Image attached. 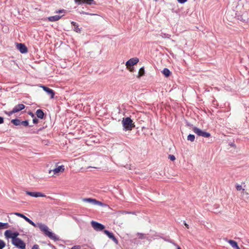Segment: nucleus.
<instances>
[{"mask_svg": "<svg viewBox=\"0 0 249 249\" xmlns=\"http://www.w3.org/2000/svg\"><path fill=\"white\" fill-rule=\"evenodd\" d=\"M64 170H65L64 166L60 165V166H58V167H57L56 168L54 169L53 170V171L54 173V174H57L59 172H63L64 171Z\"/></svg>", "mask_w": 249, "mask_h": 249, "instance_id": "a211bd4d", "label": "nucleus"}, {"mask_svg": "<svg viewBox=\"0 0 249 249\" xmlns=\"http://www.w3.org/2000/svg\"><path fill=\"white\" fill-rule=\"evenodd\" d=\"M184 224L187 229H189V225L185 222V221H184Z\"/></svg>", "mask_w": 249, "mask_h": 249, "instance_id": "603ef678", "label": "nucleus"}, {"mask_svg": "<svg viewBox=\"0 0 249 249\" xmlns=\"http://www.w3.org/2000/svg\"><path fill=\"white\" fill-rule=\"evenodd\" d=\"M38 227L40 231H43L46 236H47L51 239H53L55 241L59 240L58 236H57L53 232L49 230L48 227L46 225L40 223L38 224Z\"/></svg>", "mask_w": 249, "mask_h": 249, "instance_id": "f257e3e1", "label": "nucleus"}, {"mask_svg": "<svg viewBox=\"0 0 249 249\" xmlns=\"http://www.w3.org/2000/svg\"><path fill=\"white\" fill-rule=\"evenodd\" d=\"M0 229H4L8 228L9 227V225L7 223H2V225L0 226Z\"/></svg>", "mask_w": 249, "mask_h": 249, "instance_id": "2f4dec72", "label": "nucleus"}, {"mask_svg": "<svg viewBox=\"0 0 249 249\" xmlns=\"http://www.w3.org/2000/svg\"><path fill=\"white\" fill-rule=\"evenodd\" d=\"M5 246V243L3 240L0 239V249H3Z\"/></svg>", "mask_w": 249, "mask_h": 249, "instance_id": "473e14b6", "label": "nucleus"}, {"mask_svg": "<svg viewBox=\"0 0 249 249\" xmlns=\"http://www.w3.org/2000/svg\"><path fill=\"white\" fill-rule=\"evenodd\" d=\"M245 111L247 113H248L249 114V107H246Z\"/></svg>", "mask_w": 249, "mask_h": 249, "instance_id": "8fccbe9b", "label": "nucleus"}, {"mask_svg": "<svg viewBox=\"0 0 249 249\" xmlns=\"http://www.w3.org/2000/svg\"><path fill=\"white\" fill-rule=\"evenodd\" d=\"M171 36L169 34H164L163 35V37H165V38H170V37Z\"/></svg>", "mask_w": 249, "mask_h": 249, "instance_id": "de8ad7c7", "label": "nucleus"}, {"mask_svg": "<svg viewBox=\"0 0 249 249\" xmlns=\"http://www.w3.org/2000/svg\"><path fill=\"white\" fill-rule=\"evenodd\" d=\"M12 243L18 249H25L26 248V244L20 238L12 240Z\"/></svg>", "mask_w": 249, "mask_h": 249, "instance_id": "7ed1b4c3", "label": "nucleus"}, {"mask_svg": "<svg viewBox=\"0 0 249 249\" xmlns=\"http://www.w3.org/2000/svg\"><path fill=\"white\" fill-rule=\"evenodd\" d=\"M236 188L237 191H240L242 189V186L241 185L237 184L236 186Z\"/></svg>", "mask_w": 249, "mask_h": 249, "instance_id": "a19ab883", "label": "nucleus"}, {"mask_svg": "<svg viewBox=\"0 0 249 249\" xmlns=\"http://www.w3.org/2000/svg\"><path fill=\"white\" fill-rule=\"evenodd\" d=\"M28 114L30 115L32 118H33L34 117H35L36 116V114H35L32 111H29L28 112Z\"/></svg>", "mask_w": 249, "mask_h": 249, "instance_id": "37998d69", "label": "nucleus"}, {"mask_svg": "<svg viewBox=\"0 0 249 249\" xmlns=\"http://www.w3.org/2000/svg\"><path fill=\"white\" fill-rule=\"evenodd\" d=\"M26 194L28 195L35 197H44L46 196V195L44 194H42L40 192H30V191H27Z\"/></svg>", "mask_w": 249, "mask_h": 249, "instance_id": "9d476101", "label": "nucleus"}, {"mask_svg": "<svg viewBox=\"0 0 249 249\" xmlns=\"http://www.w3.org/2000/svg\"><path fill=\"white\" fill-rule=\"evenodd\" d=\"M16 47L20 53L25 54L28 53V49L24 43H17Z\"/></svg>", "mask_w": 249, "mask_h": 249, "instance_id": "423d86ee", "label": "nucleus"}, {"mask_svg": "<svg viewBox=\"0 0 249 249\" xmlns=\"http://www.w3.org/2000/svg\"><path fill=\"white\" fill-rule=\"evenodd\" d=\"M161 72L166 78L169 77L172 74V72L169 70V69L166 68H164L163 70L161 71Z\"/></svg>", "mask_w": 249, "mask_h": 249, "instance_id": "f3484780", "label": "nucleus"}, {"mask_svg": "<svg viewBox=\"0 0 249 249\" xmlns=\"http://www.w3.org/2000/svg\"><path fill=\"white\" fill-rule=\"evenodd\" d=\"M94 205H99L101 206H104L105 204L104 203H103L102 202L96 200V202H95Z\"/></svg>", "mask_w": 249, "mask_h": 249, "instance_id": "f704fd0d", "label": "nucleus"}, {"mask_svg": "<svg viewBox=\"0 0 249 249\" xmlns=\"http://www.w3.org/2000/svg\"><path fill=\"white\" fill-rule=\"evenodd\" d=\"M38 122H39V121H38V118L37 117L35 116V117H34L33 118V124H37L38 123Z\"/></svg>", "mask_w": 249, "mask_h": 249, "instance_id": "e433bc0d", "label": "nucleus"}, {"mask_svg": "<svg viewBox=\"0 0 249 249\" xmlns=\"http://www.w3.org/2000/svg\"><path fill=\"white\" fill-rule=\"evenodd\" d=\"M53 247L54 248V249H56L54 246H53Z\"/></svg>", "mask_w": 249, "mask_h": 249, "instance_id": "6e6d98bb", "label": "nucleus"}, {"mask_svg": "<svg viewBox=\"0 0 249 249\" xmlns=\"http://www.w3.org/2000/svg\"><path fill=\"white\" fill-rule=\"evenodd\" d=\"M24 126H26V127H28L29 130L32 131L30 132V133H34L38 132L39 131H40V130H42L43 129H44V128H46L47 127V125H45V126H43L42 128H36V129H34V130H33V129H31V127H33L34 125H24Z\"/></svg>", "mask_w": 249, "mask_h": 249, "instance_id": "dca6fc26", "label": "nucleus"}, {"mask_svg": "<svg viewBox=\"0 0 249 249\" xmlns=\"http://www.w3.org/2000/svg\"><path fill=\"white\" fill-rule=\"evenodd\" d=\"M195 136L193 134H190L187 136V140L188 141H190L191 142H193L195 141Z\"/></svg>", "mask_w": 249, "mask_h": 249, "instance_id": "bb28decb", "label": "nucleus"}, {"mask_svg": "<svg viewBox=\"0 0 249 249\" xmlns=\"http://www.w3.org/2000/svg\"><path fill=\"white\" fill-rule=\"evenodd\" d=\"M63 16V15H55L53 16H50L48 18V19L49 21L51 22L56 21L60 19Z\"/></svg>", "mask_w": 249, "mask_h": 249, "instance_id": "2eb2a0df", "label": "nucleus"}, {"mask_svg": "<svg viewBox=\"0 0 249 249\" xmlns=\"http://www.w3.org/2000/svg\"><path fill=\"white\" fill-rule=\"evenodd\" d=\"M12 240H14L15 239H17V238H18V236L19 235V233L18 232V231H15V232H13L12 231Z\"/></svg>", "mask_w": 249, "mask_h": 249, "instance_id": "c85d7f7f", "label": "nucleus"}, {"mask_svg": "<svg viewBox=\"0 0 249 249\" xmlns=\"http://www.w3.org/2000/svg\"><path fill=\"white\" fill-rule=\"evenodd\" d=\"M83 201L91 203L94 205L95 202H96V199L92 198H85L83 199Z\"/></svg>", "mask_w": 249, "mask_h": 249, "instance_id": "412c9836", "label": "nucleus"}, {"mask_svg": "<svg viewBox=\"0 0 249 249\" xmlns=\"http://www.w3.org/2000/svg\"><path fill=\"white\" fill-rule=\"evenodd\" d=\"M91 225L93 228L96 231H102L105 228L104 225L94 221L91 222Z\"/></svg>", "mask_w": 249, "mask_h": 249, "instance_id": "39448f33", "label": "nucleus"}, {"mask_svg": "<svg viewBox=\"0 0 249 249\" xmlns=\"http://www.w3.org/2000/svg\"><path fill=\"white\" fill-rule=\"evenodd\" d=\"M138 236H139V238L141 239H146L147 240H150V239L148 237H146L144 236V234L142 233H138Z\"/></svg>", "mask_w": 249, "mask_h": 249, "instance_id": "393cba45", "label": "nucleus"}, {"mask_svg": "<svg viewBox=\"0 0 249 249\" xmlns=\"http://www.w3.org/2000/svg\"><path fill=\"white\" fill-rule=\"evenodd\" d=\"M25 106L22 104H19L14 107L12 109L13 112L14 113H18L25 108Z\"/></svg>", "mask_w": 249, "mask_h": 249, "instance_id": "9b49d317", "label": "nucleus"}, {"mask_svg": "<svg viewBox=\"0 0 249 249\" xmlns=\"http://www.w3.org/2000/svg\"><path fill=\"white\" fill-rule=\"evenodd\" d=\"M66 10L64 9H60L56 11V13H65Z\"/></svg>", "mask_w": 249, "mask_h": 249, "instance_id": "79ce46f5", "label": "nucleus"}, {"mask_svg": "<svg viewBox=\"0 0 249 249\" xmlns=\"http://www.w3.org/2000/svg\"><path fill=\"white\" fill-rule=\"evenodd\" d=\"M74 2L78 5H82L84 4L91 5L96 4L94 0H74Z\"/></svg>", "mask_w": 249, "mask_h": 249, "instance_id": "0eeeda50", "label": "nucleus"}, {"mask_svg": "<svg viewBox=\"0 0 249 249\" xmlns=\"http://www.w3.org/2000/svg\"><path fill=\"white\" fill-rule=\"evenodd\" d=\"M4 123L7 124H10L11 121V117H4Z\"/></svg>", "mask_w": 249, "mask_h": 249, "instance_id": "7c9ffc66", "label": "nucleus"}, {"mask_svg": "<svg viewBox=\"0 0 249 249\" xmlns=\"http://www.w3.org/2000/svg\"><path fill=\"white\" fill-rule=\"evenodd\" d=\"M151 237L154 239L160 238L163 239L165 241H167V240L165 238L162 237L159 233H157L156 232L154 234L152 235Z\"/></svg>", "mask_w": 249, "mask_h": 249, "instance_id": "b1692460", "label": "nucleus"}, {"mask_svg": "<svg viewBox=\"0 0 249 249\" xmlns=\"http://www.w3.org/2000/svg\"><path fill=\"white\" fill-rule=\"evenodd\" d=\"M123 130L124 131L131 130L135 125H123Z\"/></svg>", "mask_w": 249, "mask_h": 249, "instance_id": "a878e982", "label": "nucleus"}, {"mask_svg": "<svg viewBox=\"0 0 249 249\" xmlns=\"http://www.w3.org/2000/svg\"><path fill=\"white\" fill-rule=\"evenodd\" d=\"M212 104L214 107H215V106L217 105V101H216L215 99L213 100V101H212Z\"/></svg>", "mask_w": 249, "mask_h": 249, "instance_id": "09e8293b", "label": "nucleus"}, {"mask_svg": "<svg viewBox=\"0 0 249 249\" xmlns=\"http://www.w3.org/2000/svg\"><path fill=\"white\" fill-rule=\"evenodd\" d=\"M15 214L20 217L23 218L26 222H28L29 224H30L34 227H36V225L32 220H31L27 217H26L23 214L19 213H15Z\"/></svg>", "mask_w": 249, "mask_h": 249, "instance_id": "6e6552de", "label": "nucleus"}, {"mask_svg": "<svg viewBox=\"0 0 249 249\" xmlns=\"http://www.w3.org/2000/svg\"><path fill=\"white\" fill-rule=\"evenodd\" d=\"M80 13L81 14H83V15H91V14H89V13L88 12H84V11H82V12H80Z\"/></svg>", "mask_w": 249, "mask_h": 249, "instance_id": "49530a36", "label": "nucleus"}, {"mask_svg": "<svg viewBox=\"0 0 249 249\" xmlns=\"http://www.w3.org/2000/svg\"><path fill=\"white\" fill-rule=\"evenodd\" d=\"M228 242L233 249H240L236 241L232 240H229Z\"/></svg>", "mask_w": 249, "mask_h": 249, "instance_id": "6ab92c4d", "label": "nucleus"}, {"mask_svg": "<svg viewBox=\"0 0 249 249\" xmlns=\"http://www.w3.org/2000/svg\"><path fill=\"white\" fill-rule=\"evenodd\" d=\"M168 159L171 161H174L176 160L175 156L173 155H169Z\"/></svg>", "mask_w": 249, "mask_h": 249, "instance_id": "4c0bfd02", "label": "nucleus"}, {"mask_svg": "<svg viewBox=\"0 0 249 249\" xmlns=\"http://www.w3.org/2000/svg\"><path fill=\"white\" fill-rule=\"evenodd\" d=\"M71 249H79V246H74L72 247Z\"/></svg>", "mask_w": 249, "mask_h": 249, "instance_id": "3c124183", "label": "nucleus"}, {"mask_svg": "<svg viewBox=\"0 0 249 249\" xmlns=\"http://www.w3.org/2000/svg\"><path fill=\"white\" fill-rule=\"evenodd\" d=\"M187 125H189V124H189V123H187Z\"/></svg>", "mask_w": 249, "mask_h": 249, "instance_id": "5fc2aeb1", "label": "nucleus"}, {"mask_svg": "<svg viewBox=\"0 0 249 249\" xmlns=\"http://www.w3.org/2000/svg\"><path fill=\"white\" fill-rule=\"evenodd\" d=\"M12 231L11 230H6L4 232V235L7 239L12 238Z\"/></svg>", "mask_w": 249, "mask_h": 249, "instance_id": "5701e85b", "label": "nucleus"}, {"mask_svg": "<svg viewBox=\"0 0 249 249\" xmlns=\"http://www.w3.org/2000/svg\"><path fill=\"white\" fill-rule=\"evenodd\" d=\"M20 124H29V120H25L24 121H22L20 119Z\"/></svg>", "mask_w": 249, "mask_h": 249, "instance_id": "c9c22d12", "label": "nucleus"}, {"mask_svg": "<svg viewBox=\"0 0 249 249\" xmlns=\"http://www.w3.org/2000/svg\"><path fill=\"white\" fill-rule=\"evenodd\" d=\"M71 25L72 26H73V27H74L73 31L74 32H75L77 33H81V31H82V28L79 27V26L77 22L72 21H71Z\"/></svg>", "mask_w": 249, "mask_h": 249, "instance_id": "ddd939ff", "label": "nucleus"}, {"mask_svg": "<svg viewBox=\"0 0 249 249\" xmlns=\"http://www.w3.org/2000/svg\"><path fill=\"white\" fill-rule=\"evenodd\" d=\"M178 2L180 4H184L188 1V0H177Z\"/></svg>", "mask_w": 249, "mask_h": 249, "instance_id": "ea45409f", "label": "nucleus"}, {"mask_svg": "<svg viewBox=\"0 0 249 249\" xmlns=\"http://www.w3.org/2000/svg\"><path fill=\"white\" fill-rule=\"evenodd\" d=\"M104 233L108 237V238L112 239L116 244H118V241L112 232L106 230L104 231Z\"/></svg>", "mask_w": 249, "mask_h": 249, "instance_id": "f8f14e48", "label": "nucleus"}, {"mask_svg": "<svg viewBox=\"0 0 249 249\" xmlns=\"http://www.w3.org/2000/svg\"><path fill=\"white\" fill-rule=\"evenodd\" d=\"M122 124H134L131 117H124L121 121Z\"/></svg>", "mask_w": 249, "mask_h": 249, "instance_id": "4468645a", "label": "nucleus"}, {"mask_svg": "<svg viewBox=\"0 0 249 249\" xmlns=\"http://www.w3.org/2000/svg\"><path fill=\"white\" fill-rule=\"evenodd\" d=\"M177 249H181L179 247H178Z\"/></svg>", "mask_w": 249, "mask_h": 249, "instance_id": "864d4df0", "label": "nucleus"}, {"mask_svg": "<svg viewBox=\"0 0 249 249\" xmlns=\"http://www.w3.org/2000/svg\"><path fill=\"white\" fill-rule=\"evenodd\" d=\"M200 136L204 138H209L211 136V134L209 132L203 131Z\"/></svg>", "mask_w": 249, "mask_h": 249, "instance_id": "cd10ccee", "label": "nucleus"}, {"mask_svg": "<svg viewBox=\"0 0 249 249\" xmlns=\"http://www.w3.org/2000/svg\"><path fill=\"white\" fill-rule=\"evenodd\" d=\"M193 130L194 133H195L196 134H197L199 136H201V133L203 131V130H201L200 129H199L196 127H194L193 128Z\"/></svg>", "mask_w": 249, "mask_h": 249, "instance_id": "4be33fe9", "label": "nucleus"}, {"mask_svg": "<svg viewBox=\"0 0 249 249\" xmlns=\"http://www.w3.org/2000/svg\"><path fill=\"white\" fill-rule=\"evenodd\" d=\"M40 87L42 88L43 90L45 91L48 95L50 96L51 99L54 98L55 92L53 89L43 85H41Z\"/></svg>", "mask_w": 249, "mask_h": 249, "instance_id": "20e7f679", "label": "nucleus"}, {"mask_svg": "<svg viewBox=\"0 0 249 249\" xmlns=\"http://www.w3.org/2000/svg\"><path fill=\"white\" fill-rule=\"evenodd\" d=\"M20 118H15L11 120L10 123L13 124H20Z\"/></svg>", "mask_w": 249, "mask_h": 249, "instance_id": "aec40b11", "label": "nucleus"}, {"mask_svg": "<svg viewBox=\"0 0 249 249\" xmlns=\"http://www.w3.org/2000/svg\"><path fill=\"white\" fill-rule=\"evenodd\" d=\"M236 17H237V19L241 20V21H244L243 19L242 15H237V14H236Z\"/></svg>", "mask_w": 249, "mask_h": 249, "instance_id": "58836bf2", "label": "nucleus"}, {"mask_svg": "<svg viewBox=\"0 0 249 249\" xmlns=\"http://www.w3.org/2000/svg\"><path fill=\"white\" fill-rule=\"evenodd\" d=\"M4 123V117L0 116V124Z\"/></svg>", "mask_w": 249, "mask_h": 249, "instance_id": "c03bdc74", "label": "nucleus"}, {"mask_svg": "<svg viewBox=\"0 0 249 249\" xmlns=\"http://www.w3.org/2000/svg\"><path fill=\"white\" fill-rule=\"evenodd\" d=\"M32 249H39V246L38 245L35 244L33 246Z\"/></svg>", "mask_w": 249, "mask_h": 249, "instance_id": "a18cd8bd", "label": "nucleus"}, {"mask_svg": "<svg viewBox=\"0 0 249 249\" xmlns=\"http://www.w3.org/2000/svg\"><path fill=\"white\" fill-rule=\"evenodd\" d=\"M139 74L141 76H143L144 74V67H141L139 69Z\"/></svg>", "mask_w": 249, "mask_h": 249, "instance_id": "c756f323", "label": "nucleus"}, {"mask_svg": "<svg viewBox=\"0 0 249 249\" xmlns=\"http://www.w3.org/2000/svg\"><path fill=\"white\" fill-rule=\"evenodd\" d=\"M13 112V109L10 111H4V113L7 115L8 117H11V116L12 115H13V114H15L14 112Z\"/></svg>", "mask_w": 249, "mask_h": 249, "instance_id": "72a5a7b5", "label": "nucleus"}, {"mask_svg": "<svg viewBox=\"0 0 249 249\" xmlns=\"http://www.w3.org/2000/svg\"><path fill=\"white\" fill-rule=\"evenodd\" d=\"M36 115L38 119L42 120L46 117L47 114L42 109H38L36 111Z\"/></svg>", "mask_w": 249, "mask_h": 249, "instance_id": "1a4fd4ad", "label": "nucleus"}, {"mask_svg": "<svg viewBox=\"0 0 249 249\" xmlns=\"http://www.w3.org/2000/svg\"><path fill=\"white\" fill-rule=\"evenodd\" d=\"M139 61V59L137 57L131 58L126 62L125 65L127 68H128L130 71H132L133 69V67L137 64Z\"/></svg>", "mask_w": 249, "mask_h": 249, "instance_id": "f03ea898", "label": "nucleus"}]
</instances>
